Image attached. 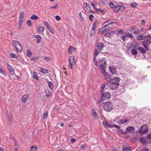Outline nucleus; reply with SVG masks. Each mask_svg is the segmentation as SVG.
<instances>
[{"label": "nucleus", "mask_w": 151, "mask_h": 151, "mask_svg": "<svg viewBox=\"0 0 151 151\" xmlns=\"http://www.w3.org/2000/svg\"><path fill=\"white\" fill-rule=\"evenodd\" d=\"M139 141L143 144H145L147 142V140L144 137H141L139 139Z\"/></svg>", "instance_id": "6ab92c4d"}, {"label": "nucleus", "mask_w": 151, "mask_h": 151, "mask_svg": "<svg viewBox=\"0 0 151 151\" xmlns=\"http://www.w3.org/2000/svg\"><path fill=\"white\" fill-rule=\"evenodd\" d=\"M27 23L28 25L29 26L31 27L32 26V22L30 20H28L27 22Z\"/></svg>", "instance_id": "de8ad7c7"}, {"label": "nucleus", "mask_w": 151, "mask_h": 151, "mask_svg": "<svg viewBox=\"0 0 151 151\" xmlns=\"http://www.w3.org/2000/svg\"><path fill=\"white\" fill-rule=\"evenodd\" d=\"M131 53L134 55H136L137 54L138 52L136 50L133 49L132 50Z\"/></svg>", "instance_id": "c9c22d12"}, {"label": "nucleus", "mask_w": 151, "mask_h": 151, "mask_svg": "<svg viewBox=\"0 0 151 151\" xmlns=\"http://www.w3.org/2000/svg\"><path fill=\"white\" fill-rule=\"evenodd\" d=\"M138 50L140 52L143 54H145L146 53V51H147L145 49H144L142 47H139V48L138 49Z\"/></svg>", "instance_id": "aec40b11"}, {"label": "nucleus", "mask_w": 151, "mask_h": 151, "mask_svg": "<svg viewBox=\"0 0 151 151\" xmlns=\"http://www.w3.org/2000/svg\"><path fill=\"white\" fill-rule=\"evenodd\" d=\"M38 31L39 33H42L44 32V27L41 26H39L38 27Z\"/></svg>", "instance_id": "4be33fe9"}, {"label": "nucleus", "mask_w": 151, "mask_h": 151, "mask_svg": "<svg viewBox=\"0 0 151 151\" xmlns=\"http://www.w3.org/2000/svg\"><path fill=\"white\" fill-rule=\"evenodd\" d=\"M10 57L13 58H17V56L14 53H12L10 54Z\"/></svg>", "instance_id": "f704fd0d"}, {"label": "nucleus", "mask_w": 151, "mask_h": 151, "mask_svg": "<svg viewBox=\"0 0 151 151\" xmlns=\"http://www.w3.org/2000/svg\"><path fill=\"white\" fill-rule=\"evenodd\" d=\"M96 10L97 12H100L102 14H104L105 13V11L101 9H96Z\"/></svg>", "instance_id": "7c9ffc66"}, {"label": "nucleus", "mask_w": 151, "mask_h": 151, "mask_svg": "<svg viewBox=\"0 0 151 151\" xmlns=\"http://www.w3.org/2000/svg\"><path fill=\"white\" fill-rule=\"evenodd\" d=\"M142 42V44L144 48L147 50H149L147 45L151 43V36L150 35H147L146 36V38Z\"/></svg>", "instance_id": "f03ea898"}, {"label": "nucleus", "mask_w": 151, "mask_h": 151, "mask_svg": "<svg viewBox=\"0 0 151 151\" xmlns=\"http://www.w3.org/2000/svg\"><path fill=\"white\" fill-rule=\"evenodd\" d=\"M81 147L82 149L83 150H85L86 149V145H82L81 146Z\"/></svg>", "instance_id": "774afa93"}, {"label": "nucleus", "mask_w": 151, "mask_h": 151, "mask_svg": "<svg viewBox=\"0 0 151 151\" xmlns=\"http://www.w3.org/2000/svg\"><path fill=\"white\" fill-rule=\"evenodd\" d=\"M33 77L35 79H37L38 78V75L37 73L35 72H33Z\"/></svg>", "instance_id": "58836bf2"}, {"label": "nucleus", "mask_w": 151, "mask_h": 151, "mask_svg": "<svg viewBox=\"0 0 151 151\" xmlns=\"http://www.w3.org/2000/svg\"><path fill=\"white\" fill-rule=\"evenodd\" d=\"M146 38V36H145L144 34L141 33L138 35L136 37V39L138 40H142L145 39Z\"/></svg>", "instance_id": "2eb2a0df"}, {"label": "nucleus", "mask_w": 151, "mask_h": 151, "mask_svg": "<svg viewBox=\"0 0 151 151\" xmlns=\"http://www.w3.org/2000/svg\"><path fill=\"white\" fill-rule=\"evenodd\" d=\"M83 7L84 8V10L86 12L88 13L91 12L93 13V11H91V6L89 4L87 3H85L83 4Z\"/></svg>", "instance_id": "0eeeda50"}, {"label": "nucleus", "mask_w": 151, "mask_h": 151, "mask_svg": "<svg viewBox=\"0 0 151 151\" xmlns=\"http://www.w3.org/2000/svg\"><path fill=\"white\" fill-rule=\"evenodd\" d=\"M38 59L37 57H35L32 58L31 59V60L33 61H35Z\"/></svg>", "instance_id": "680f3d73"}, {"label": "nucleus", "mask_w": 151, "mask_h": 151, "mask_svg": "<svg viewBox=\"0 0 151 151\" xmlns=\"http://www.w3.org/2000/svg\"><path fill=\"white\" fill-rule=\"evenodd\" d=\"M92 115L93 116L95 119H97L98 117V116L96 112L94 110H93L92 111Z\"/></svg>", "instance_id": "b1692460"}, {"label": "nucleus", "mask_w": 151, "mask_h": 151, "mask_svg": "<svg viewBox=\"0 0 151 151\" xmlns=\"http://www.w3.org/2000/svg\"><path fill=\"white\" fill-rule=\"evenodd\" d=\"M117 132H119L120 133H121L122 134H123V135L125 134H126V132H125L122 130L121 129H120L118 130Z\"/></svg>", "instance_id": "49530a36"}, {"label": "nucleus", "mask_w": 151, "mask_h": 151, "mask_svg": "<svg viewBox=\"0 0 151 151\" xmlns=\"http://www.w3.org/2000/svg\"><path fill=\"white\" fill-rule=\"evenodd\" d=\"M95 31L91 30V31L90 32V36L91 37H93L95 34Z\"/></svg>", "instance_id": "79ce46f5"}, {"label": "nucleus", "mask_w": 151, "mask_h": 151, "mask_svg": "<svg viewBox=\"0 0 151 151\" xmlns=\"http://www.w3.org/2000/svg\"><path fill=\"white\" fill-rule=\"evenodd\" d=\"M55 18L57 21H59L60 20L61 18L58 15H56L55 16Z\"/></svg>", "instance_id": "6e6d98bb"}, {"label": "nucleus", "mask_w": 151, "mask_h": 151, "mask_svg": "<svg viewBox=\"0 0 151 151\" xmlns=\"http://www.w3.org/2000/svg\"><path fill=\"white\" fill-rule=\"evenodd\" d=\"M139 132L141 134H145L148 132L147 127L146 124L143 125L139 130Z\"/></svg>", "instance_id": "6e6552de"}, {"label": "nucleus", "mask_w": 151, "mask_h": 151, "mask_svg": "<svg viewBox=\"0 0 151 151\" xmlns=\"http://www.w3.org/2000/svg\"><path fill=\"white\" fill-rule=\"evenodd\" d=\"M102 93V96L101 97V99H102L103 100H105L106 99H110L111 97V94L110 93L107 92L106 93Z\"/></svg>", "instance_id": "9d476101"}, {"label": "nucleus", "mask_w": 151, "mask_h": 151, "mask_svg": "<svg viewBox=\"0 0 151 151\" xmlns=\"http://www.w3.org/2000/svg\"><path fill=\"white\" fill-rule=\"evenodd\" d=\"M106 85L105 84H104L102 86V91L101 93H104L105 92V87Z\"/></svg>", "instance_id": "a18cd8bd"}, {"label": "nucleus", "mask_w": 151, "mask_h": 151, "mask_svg": "<svg viewBox=\"0 0 151 151\" xmlns=\"http://www.w3.org/2000/svg\"><path fill=\"white\" fill-rule=\"evenodd\" d=\"M128 122L129 120L128 119H126L124 120L120 119L119 122L120 124H123Z\"/></svg>", "instance_id": "a878e982"}, {"label": "nucleus", "mask_w": 151, "mask_h": 151, "mask_svg": "<svg viewBox=\"0 0 151 151\" xmlns=\"http://www.w3.org/2000/svg\"><path fill=\"white\" fill-rule=\"evenodd\" d=\"M28 98V97L27 95H24L22 98V101L23 103H24L26 102Z\"/></svg>", "instance_id": "393cba45"}, {"label": "nucleus", "mask_w": 151, "mask_h": 151, "mask_svg": "<svg viewBox=\"0 0 151 151\" xmlns=\"http://www.w3.org/2000/svg\"><path fill=\"white\" fill-rule=\"evenodd\" d=\"M96 46L99 50L101 51L103 50L104 47V45L101 42H100L99 40L97 41L96 43Z\"/></svg>", "instance_id": "ddd939ff"}, {"label": "nucleus", "mask_w": 151, "mask_h": 151, "mask_svg": "<svg viewBox=\"0 0 151 151\" xmlns=\"http://www.w3.org/2000/svg\"><path fill=\"white\" fill-rule=\"evenodd\" d=\"M146 137L148 139H151V133L148 134L146 136Z\"/></svg>", "instance_id": "864d4df0"}, {"label": "nucleus", "mask_w": 151, "mask_h": 151, "mask_svg": "<svg viewBox=\"0 0 151 151\" xmlns=\"http://www.w3.org/2000/svg\"><path fill=\"white\" fill-rule=\"evenodd\" d=\"M79 17L81 18L83 20L84 19V18L82 16V12H79Z\"/></svg>", "instance_id": "13d9d810"}, {"label": "nucleus", "mask_w": 151, "mask_h": 151, "mask_svg": "<svg viewBox=\"0 0 151 151\" xmlns=\"http://www.w3.org/2000/svg\"><path fill=\"white\" fill-rule=\"evenodd\" d=\"M103 72V74L104 76L105 79L108 82L111 81V80H112L111 78V76L109 75V73H107L105 71V70L104 71H102Z\"/></svg>", "instance_id": "9b49d317"}, {"label": "nucleus", "mask_w": 151, "mask_h": 151, "mask_svg": "<svg viewBox=\"0 0 151 151\" xmlns=\"http://www.w3.org/2000/svg\"><path fill=\"white\" fill-rule=\"evenodd\" d=\"M30 19L33 20H37L38 19V17L35 15L33 14L30 17Z\"/></svg>", "instance_id": "c756f323"}, {"label": "nucleus", "mask_w": 151, "mask_h": 151, "mask_svg": "<svg viewBox=\"0 0 151 151\" xmlns=\"http://www.w3.org/2000/svg\"><path fill=\"white\" fill-rule=\"evenodd\" d=\"M146 24V22L145 21L142 20L141 21V24L142 26H145Z\"/></svg>", "instance_id": "5fc2aeb1"}, {"label": "nucleus", "mask_w": 151, "mask_h": 151, "mask_svg": "<svg viewBox=\"0 0 151 151\" xmlns=\"http://www.w3.org/2000/svg\"><path fill=\"white\" fill-rule=\"evenodd\" d=\"M94 17V16L93 14H90L89 16V19L91 22L93 21V18Z\"/></svg>", "instance_id": "a19ab883"}, {"label": "nucleus", "mask_w": 151, "mask_h": 151, "mask_svg": "<svg viewBox=\"0 0 151 151\" xmlns=\"http://www.w3.org/2000/svg\"><path fill=\"white\" fill-rule=\"evenodd\" d=\"M133 37V36L129 33H126L125 34H123L122 35H121L120 37V38L124 42L128 40V38H132Z\"/></svg>", "instance_id": "423d86ee"}, {"label": "nucleus", "mask_w": 151, "mask_h": 151, "mask_svg": "<svg viewBox=\"0 0 151 151\" xmlns=\"http://www.w3.org/2000/svg\"><path fill=\"white\" fill-rule=\"evenodd\" d=\"M35 37L37 38V43H40L41 41V37L39 35H36L35 36Z\"/></svg>", "instance_id": "5701e85b"}, {"label": "nucleus", "mask_w": 151, "mask_h": 151, "mask_svg": "<svg viewBox=\"0 0 151 151\" xmlns=\"http://www.w3.org/2000/svg\"><path fill=\"white\" fill-rule=\"evenodd\" d=\"M109 68L110 71L113 74H115L116 73V69L115 66H109Z\"/></svg>", "instance_id": "f3484780"}, {"label": "nucleus", "mask_w": 151, "mask_h": 151, "mask_svg": "<svg viewBox=\"0 0 151 151\" xmlns=\"http://www.w3.org/2000/svg\"><path fill=\"white\" fill-rule=\"evenodd\" d=\"M76 50V48L73 47L72 46H70L69 47L68 49V52L72 54L73 51H75Z\"/></svg>", "instance_id": "412c9836"}, {"label": "nucleus", "mask_w": 151, "mask_h": 151, "mask_svg": "<svg viewBox=\"0 0 151 151\" xmlns=\"http://www.w3.org/2000/svg\"><path fill=\"white\" fill-rule=\"evenodd\" d=\"M40 72L44 73H47L48 71L47 70H44L43 68H40Z\"/></svg>", "instance_id": "cd10ccee"}, {"label": "nucleus", "mask_w": 151, "mask_h": 151, "mask_svg": "<svg viewBox=\"0 0 151 151\" xmlns=\"http://www.w3.org/2000/svg\"><path fill=\"white\" fill-rule=\"evenodd\" d=\"M103 124L104 126L110 128H112L113 127V125L109 124L108 122L106 121H104L103 122Z\"/></svg>", "instance_id": "a211bd4d"}, {"label": "nucleus", "mask_w": 151, "mask_h": 151, "mask_svg": "<svg viewBox=\"0 0 151 151\" xmlns=\"http://www.w3.org/2000/svg\"><path fill=\"white\" fill-rule=\"evenodd\" d=\"M140 47L139 46V44L136 43L134 46V48L138 50V49Z\"/></svg>", "instance_id": "09e8293b"}, {"label": "nucleus", "mask_w": 151, "mask_h": 151, "mask_svg": "<svg viewBox=\"0 0 151 151\" xmlns=\"http://www.w3.org/2000/svg\"><path fill=\"white\" fill-rule=\"evenodd\" d=\"M47 29H48L53 34L54 33V32L52 30V28L50 27H47Z\"/></svg>", "instance_id": "3c124183"}, {"label": "nucleus", "mask_w": 151, "mask_h": 151, "mask_svg": "<svg viewBox=\"0 0 151 151\" xmlns=\"http://www.w3.org/2000/svg\"><path fill=\"white\" fill-rule=\"evenodd\" d=\"M9 139L10 140H15V138L13 137L12 135H9Z\"/></svg>", "instance_id": "4d7b16f0"}, {"label": "nucleus", "mask_w": 151, "mask_h": 151, "mask_svg": "<svg viewBox=\"0 0 151 151\" xmlns=\"http://www.w3.org/2000/svg\"><path fill=\"white\" fill-rule=\"evenodd\" d=\"M8 68L10 73L12 75H14L15 74L14 70L13 67L9 64H7Z\"/></svg>", "instance_id": "4468645a"}, {"label": "nucleus", "mask_w": 151, "mask_h": 151, "mask_svg": "<svg viewBox=\"0 0 151 151\" xmlns=\"http://www.w3.org/2000/svg\"><path fill=\"white\" fill-rule=\"evenodd\" d=\"M120 78L118 77H115L112 79V81L110 83L109 87L111 90H114L118 88L119 85V82Z\"/></svg>", "instance_id": "f257e3e1"}, {"label": "nucleus", "mask_w": 151, "mask_h": 151, "mask_svg": "<svg viewBox=\"0 0 151 151\" xmlns=\"http://www.w3.org/2000/svg\"><path fill=\"white\" fill-rule=\"evenodd\" d=\"M58 6V4H56L54 6H50V8H52V9H56L57 8Z\"/></svg>", "instance_id": "0e129e2a"}, {"label": "nucleus", "mask_w": 151, "mask_h": 151, "mask_svg": "<svg viewBox=\"0 0 151 151\" xmlns=\"http://www.w3.org/2000/svg\"><path fill=\"white\" fill-rule=\"evenodd\" d=\"M23 21V20L22 19H19V28L20 29L22 27V23Z\"/></svg>", "instance_id": "72a5a7b5"}, {"label": "nucleus", "mask_w": 151, "mask_h": 151, "mask_svg": "<svg viewBox=\"0 0 151 151\" xmlns=\"http://www.w3.org/2000/svg\"><path fill=\"white\" fill-rule=\"evenodd\" d=\"M51 93L49 90H47L45 91V95L47 98H48L50 96Z\"/></svg>", "instance_id": "bb28decb"}, {"label": "nucleus", "mask_w": 151, "mask_h": 151, "mask_svg": "<svg viewBox=\"0 0 151 151\" xmlns=\"http://www.w3.org/2000/svg\"><path fill=\"white\" fill-rule=\"evenodd\" d=\"M69 67L70 69H72L73 68V66L75 64L74 58L73 56H70L69 57Z\"/></svg>", "instance_id": "1a4fd4ad"}, {"label": "nucleus", "mask_w": 151, "mask_h": 151, "mask_svg": "<svg viewBox=\"0 0 151 151\" xmlns=\"http://www.w3.org/2000/svg\"><path fill=\"white\" fill-rule=\"evenodd\" d=\"M140 31L139 30H135V31L134 32V34H138L139 33H140Z\"/></svg>", "instance_id": "bf43d9fd"}, {"label": "nucleus", "mask_w": 151, "mask_h": 151, "mask_svg": "<svg viewBox=\"0 0 151 151\" xmlns=\"http://www.w3.org/2000/svg\"><path fill=\"white\" fill-rule=\"evenodd\" d=\"M125 9V7L123 6H120L118 5L114 7V11L115 12H117L120 10L121 11H124Z\"/></svg>", "instance_id": "f8f14e48"}, {"label": "nucleus", "mask_w": 151, "mask_h": 151, "mask_svg": "<svg viewBox=\"0 0 151 151\" xmlns=\"http://www.w3.org/2000/svg\"><path fill=\"white\" fill-rule=\"evenodd\" d=\"M138 140V138L137 137H134L132 138L131 139V141L132 142H135L136 141Z\"/></svg>", "instance_id": "c03bdc74"}, {"label": "nucleus", "mask_w": 151, "mask_h": 151, "mask_svg": "<svg viewBox=\"0 0 151 151\" xmlns=\"http://www.w3.org/2000/svg\"><path fill=\"white\" fill-rule=\"evenodd\" d=\"M14 146L18 145L19 144V143L17 141L16 139H15V140H14Z\"/></svg>", "instance_id": "603ef678"}, {"label": "nucleus", "mask_w": 151, "mask_h": 151, "mask_svg": "<svg viewBox=\"0 0 151 151\" xmlns=\"http://www.w3.org/2000/svg\"><path fill=\"white\" fill-rule=\"evenodd\" d=\"M114 21H112V19L111 20V21L108 24H107V25L105 26V27H108V25L114 23L115 22L114 21L116 22V19H115L114 20Z\"/></svg>", "instance_id": "4c0bfd02"}, {"label": "nucleus", "mask_w": 151, "mask_h": 151, "mask_svg": "<svg viewBox=\"0 0 151 151\" xmlns=\"http://www.w3.org/2000/svg\"><path fill=\"white\" fill-rule=\"evenodd\" d=\"M47 82L49 85V86L50 87V89L51 90L53 88V85L52 83L49 81H47Z\"/></svg>", "instance_id": "c85d7f7f"}, {"label": "nucleus", "mask_w": 151, "mask_h": 151, "mask_svg": "<svg viewBox=\"0 0 151 151\" xmlns=\"http://www.w3.org/2000/svg\"><path fill=\"white\" fill-rule=\"evenodd\" d=\"M103 108L104 110L107 111H110L113 109L112 103L108 101L105 103L103 106Z\"/></svg>", "instance_id": "7ed1b4c3"}, {"label": "nucleus", "mask_w": 151, "mask_h": 151, "mask_svg": "<svg viewBox=\"0 0 151 151\" xmlns=\"http://www.w3.org/2000/svg\"><path fill=\"white\" fill-rule=\"evenodd\" d=\"M137 6V4L136 2H134L130 4V6L133 8Z\"/></svg>", "instance_id": "8fccbe9b"}, {"label": "nucleus", "mask_w": 151, "mask_h": 151, "mask_svg": "<svg viewBox=\"0 0 151 151\" xmlns=\"http://www.w3.org/2000/svg\"><path fill=\"white\" fill-rule=\"evenodd\" d=\"M0 73L2 74L5 75L6 74V72L2 69L0 68Z\"/></svg>", "instance_id": "37998d69"}, {"label": "nucleus", "mask_w": 151, "mask_h": 151, "mask_svg": "<svg viewBox=\"0 0 151 151\" xmlns=\"http://www.w3.org/2000/svg\"><path fill=\"white\" fill-rule=\"evenodd\" d=\"M98 63L99 64V67L102 71H104L106 67V62L105 58H100L98 60Z\"/></svg>", "instance_id": "39448f33"}, {"label": "nucleus", "mask_w": 151, "mask_h": 151, "mask_svg": "<svg viewBox=\"0 0 151 151\" xmlns=\"http://www.w3.org/2000/svg\"><path fill=\"white\" fill-rule=\"evenodd\" d=\"M123 151H131V150L129 147H124L123 149Z\"/></svg>", "instance_id": "e433bc0d"}, {"label": "nucleus", "mask_w": 151, "mask_h": 151, "mask_svg": "<svg viewBox=\"0 0 151 151\" xmlns=\"http://www.w3.org/2000/svg\"><path fill=\"white\" fill-rule=\"evenodd\" d=\"M27 56L29 57L31 56L32 55V52L30 50L28 49L27 51Z\"/></svg>", "instance_id": "2f4dec72"}, {"label": "nucleus", "mask_w": 151, "mask_h": 151, "mask_svg": "<svg viewBox=\"0 0 151 151\" xmlns=\"http://www.w3.org/2000/svg\"><path fill=\"white\" fill-rule=\"evenodd\" d=\"M43 24L45 25L46 26H47V27H49V23H48L47 22V21H44L43 22Z\"/></svg>", "instance_id": "052dcab7"}, {"label": "nucleus", "mask_w": 151, "mask_h": 151, "mask_svg": "<svg viewBox=\"0 0 151 151\" xmlns=\"http://www.w3.org/2000/svg\"><path fill=\"white\" fill-rule=\"evenodd\" d=\"M125 130L126 132H132L135 131V129L134 127L129 126Z\"/></svg>", "instance_id": "dca6fc26"}, {"label": "nucleus", "mask_w": 151, "mask_h": 151, "mask_svg": "<svg viewBox=\"0 0 151 151\" xmlns=\"http://www.w3.org/2000/svg\"><path fill=\"white\" fill-rule=\"evenodd\" d=\"M124 32L122 30H119L117 32V34L118 35H121Z\"/></svg>", "instance_id": "338daca9"}, {"label": "nucleus", "mask_w": 151, "mask_h": 151, "mask_svg": "<svg viewBox=\"0 0 151 151\" xmlns=\"http://www.w3.org/2000/svg\"><path fill=\"white\" fill-rule=\"evenodd\" d=\"M37 149V147H34L33 146H32L31 147V151H35Z\"/></svg>", "instance_id": "ea45409f"}, {"label": "nucleus", "mask_w": 151, "mask_h": 151, "mask_svg": "<svg viewBox=\"0 0 151 151\" xmlns=\"http://www.w3.org/2000/svg\"><path fill=\"white\" fill-rule=\"evenodd\" d=\"M12 44L17 51L19 52H22V47L19 42L13 40L12 41Z\"/></svg>", "instance_id": "20e7f679"}, {"label": "nucleus", "mask_w": 151, "mask_h": 151, "mask_svg": "<svg viewBox=\"0 0 151 151\" xmlns=\"http://www.w3.org/2000/svg\"><path fill=\"white\" fill-rule=\"evenodd\" d=\"M24 13L23 12H21L19 17V19L23 20Z\"/></svg>", "instance_id": "473e14b6"}, {"label": "nucleus", "mask_w": 151, "mask_h": 151, "mask_svg": "<svg viewBox=\"0 0 151 151\" xmlns=\"http://www.w3.org/2000/svg\"><path fill=\"white\" fill-rule=\"evenodd\" d=\"M44 59L47 61H49L51 60V58L49 57H46Z\"/></svg>", "instance_id": "69168bd1"}, {"label": "nucleus", "mask_w": 151, "mask_h": 151, "mask_svg": "<svg viewBox=\"0 0 151 151\" xmlns=\"http://www.w3.org/2000/svg\"><path fill=\"white\" fill-rule=\"evenodd\" d=\"M109 6L113 8L114 7L115 5L113 3H110L109 4Z\"/></svg>", "instance_id": "e2e57ef3"}]
</instances>
